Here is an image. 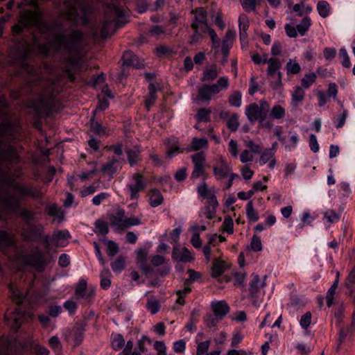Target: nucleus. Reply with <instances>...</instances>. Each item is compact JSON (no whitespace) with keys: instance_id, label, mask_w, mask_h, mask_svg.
<instances>
[{"instance_id":"nucleus-53","label":"nucleus","mask_w":355,"mask_h":355,"mask_svg":"<svg viewBox=\"0 0 355 355\" xmlns=\"http://www.w3.org/2000/svg\"><path fill=\"white\" fill-rule=\"evenodd\" d=\"M126 153L128 156V161L130 165L131 166H133L134 165L137 164L139 160V151L134 150H127Z\"/></svg>"},{"instance_id":"nucleus-38","label":"nucleus","mask_w":355,"mask_h":355,"mask_svg":"<svg viewBox=\"0 0 355 355\" xmlns=\"http://www.w3.org/2000/svg\"><path fill=\"white\" fill-rule=\"evenodd\" d=\"M247 218L250 221L256 222L259 220V216L254 208L252 200H250L245 207Z\"/></svg>"},{"instance_id":"nucleus-9","label":"nucleus","mask_w":355,"mask_h":355,"mask_svg":"<svg viewBox=\"0 0 355 355\" xmlns=\"http://www.w3.org/2000/svg\"><path fill=\"white\" fill-rule=\"evenodd\" d=\"M132 183L127 184L131 200H137L139 197V192L144 191L146 187V182L141 173H136L132 177Z\"/></svg>"},{"instance_id":"nucleus-19","label":"nucleus","mask_w":355,"mask_h":355,"mask_svg":"<svg viewBox=\"0 0 355 355\" xmlns=\"http://www.w3.org/2000/svg\"><path fill=\"white\" fill-rule=\"evenodd\" d=\"M211 308L214 315L219 320L223 319L230 311V306L225 300L212 302Z\"/></svg>"},{"instance_id":"nucleus-29","label":"nucleus","mask_w":355,"mask_h":355,"mask_svg":"<svg viewBox=\"0 0 355 355\" xmlns=\"http://www.w3.org/2000/svg\"><path fill=\"white\" fill-rule=\"evenodd\" d=\"M85 331V324L83 323H76L75 324L72 331L73 340L75 345H79L82 343Z\"/></svg>"},{"instance_id":"nucleus-44","label":"nucleus","mask_w":355,"mask_h":355,"mask_svg":"<svg viewBox=\"0 0 355 355\" xmlns=\"http://www.w3.org/2000/svg\"><path fill=\"white\" fill-rule=\"evenodd\" d=\"M311 24V18L309 17H304L301 21L300 24L297 25V30L300 35H304L308 31Z\"/></svg>"},{"instance_id":"nucleus-60","label":"nucleus","mask_w":355,"mask_h":355,"mask_svg":"<svg viewBox=\"0 0 355 355\" xmlns=\"http://www.w3.org/2000/svg\"><path fill=\"white\" fill-rule=\"evenodd\" d=\"M197 343V349H196V355H203L205 352H207L209 348L210 341L206 340L203 342H198L196 339Z\"/></svg>"},{"instance_id":"nucleus-21","label":"nucleus","mask_w":355,"mask_h":355,"mask_svg":"<svg viewBox=\"0 0 355 355\" xmlns=\"http://www.w3.org/2000/svg\"><path fill=\"white\" fill-rule=\"evenodd\" d=\"M191 28L193 33L190 36L189 41V44L196 45L199 44L205 37V34L207 33V28L199 26L194 24H191Z\"/></svg>"},{"instance_id":"nucleus-64","label":"nucleus","mask_w":355,"mask_h":355,"mask_svg":"<svg viewBox=\"0 0 355 355\" xmlns=\"http://www.w3.org/2000/svg\"><path fill=\"white\" fill-rule=\"evenodd\" d=\"M250 248L254 252L261 251L262 250V243L261 239L256 235H253Z\"/></svg>"},{"instance_id":"nucleus-1","label":"nucleus","mask_w":355,"mask_h":355,"mask_svg":"<svg viewBox=\"0 0 355 355\" xmlns=\"http://www.w3.org/2000/svg\"><path fill=\"white\" fill-rule=\"evenodd\" d=\"M31 26L40 28L42 33H48L46 43L37 45L40 55L46 56L50 51L54 54L60 53L66 55L64 61L68 66L78 64V60L74 55L80 53L84 40L80 30L73 27L67 28L59 23L46 25L42 21L39 11L25 10L21 12L18 23L12 26V34L18 35L22 33L24 28Z\"/></svg>"},{"instance_id":"nucleus-51","label":"nucleus","mask_w":355,"mask_h":355,"mask_svg":"<svg viewBox=\"0 0 355 355\" xmlns=\"http://www.w3.org/2000/svg\"><path fill=\"white\" fill-rule=\"evenodd\" d=\"M207 33H209L211 38V48L218 51L220 46V40L218 37L217 33L211 27H208Z\"/></svg>"},{"instance_id":"nucleus-2","label":"nucleus","mask_w":355,"mask_h":355,"mask_svg":"<svg viewBox=\"0 0 355 355\" xmlns=\"http://www.w3.org/2000/svg\"><path fill=\"white\" fill-rule=\"evenodd\" d=\"M32 46L24 42L13 53L14 60L28 76L21 89L10 90V96L18 99L22 94H35V96L28 102V107L33 109L37 117L49 116L55 105V98L58 93L56 83L60 80V70L53 66L44 64V69L51 76L48 79L42 78L33 66L26 62Z\"/></svg>"},{"instance_id":"nucleus-39","label":"nucleus","mask_w":355,"mask_h":355,"mask_svg":"<svg viewBox=\"0 0 355 355\" xmlns=\"http://www.w3.org/2000/svg\"><path fill=\"white\" fill-rule=\"evenodd\" d=\"M94 232L99 233L101 235H106L109 232L108 225L107 222L101 219H98L94 223Z\"/></svg>"},{"instance_id":"nucleus-18","label":"nucleus","mask_w":355,"mask_h":355,"mask_svg":"<svg viewBox=\"0 0 355 355\" xmlns=\"http://www.w3.org/2000/svg\"><path fill=\"white\" fill-rule=\"evenodd\" d=\"M193 18L191 24L199 26L210 27L207 23V12L203 7H198L191 10Z\"/></svg>"},{"instance_id":"nucleus-35","label":"nucleus","mask_w":355,"mask_h":355,"mask_svg":"<svg viewBox=\"0 0 355 355\" xmlns=\"http://www.w3.org/2000/svg\"><path fill=\"white\" fill-rule=\"evenodd\" d=\"M250 27V21L245 14L240 15L239 17V35H248L247 31Z\"/></svg>"},{"instance_id":"nucleus-41","label":"nucleus","mask_w":355,"mask_h":355,"mask_svg":"<svg viewBox=\"0 0 355 355\" xmlns=\"http://www.w3.org/2000/svg\"><path fill=\"white\" fill-rule=\"evenodd\" d=\"M211 110L210 108H201L200 109L195 116L198 122H209L211 121L210 114Z\"/></svg>"},{"instance_id":"nucleus-16","label":"nucleus","mask_w":355,"mask_h":355,"mask_svg":"<svg viewBox=\"0 0 355 355\" xmlns=\"http://www.w3.org/2000/svg\"><path fill=\"white\" fill-rule=\"evenodd\" d=\"M171 257L174 261L183 263L191 262L194 259L191 252L186 247H174Z\"/></svg>"},{"instance_id":"nucleus-49","label":"nucleus","mask_w":355,"mask_h":355,"mask_svg":"<svg viewBox=\"0 0 355 355\" xmlns=\"http://www.w3.org/2000/svg\"><path fill=\"white\" fill-rule=\"evenodd\" d=\"M286 70L288 74H297L300 72L301 67L295 60L290 59L286 65Z\"/></svg>"},{"instance_id":"nucleus-30","label":"nucleus","mask_w":355,"mask_h":355,"mask_svg":"<svg viewBox=\"0 0 355 355\" xmlns=\"http://www.w3.org/2000/svg\"><path fill=\"white\" fill-rule=\"evenodd\" d=\"M164 198L161 192L157 189H153L149 193V203L151 207H156L162 205Z\"/></svg>"},{"instance_id":"nucleus-17","label":"nucleus","mask_w":355,"mask_h":355,"mask_svg":"<svg viewBox=\"0 0 355 355\" xmlns=\"http://www.w3.org/2000/svg\"><path fill=\"white\" fill-rule=\"evenodd\" d=\"M10 315H11L10 316L8 313H6L4 316V319L7 322L12 320V323L11 324V327L15 331H17L26 316V313L20 308H17L13 313H10Z\"/></svg>"},{"instance_id":"nucleus-55","label":"nucleus","mask_w":355,"mask_h":355,"mask_svg":"<svg viewBox=\"0 0 355 355\" xmlns=\"http://www.w3.org/2000/svg\"><path fill=\"white\" fill-rule=\"evenodd\" d=\"M316 80V75L314 73L305 74L302 79V87L307 89L309 88Z\"/></svg>"},{"instance_id":"nucleus-13","label":"nucleus","mask_w":355,"mask_h":355,"mask_svg":"<svg viewBox=\"0 0 355 355\" xmlns=\"http://www.w3.org/2000/svg\"><path fill=\"white\" fill-rule=\"evenodd\" d=\"M266 63L268 64V70H267V74L269 76H272L275 75V73L277 74V78L275 82L272 83V87L273 88H277L280 86H282V74L279 71V69L282 67V64L278 58H268V62Z\"/></svg>"},{"instance_id":"nucleus-4","label":"nucleus","mask_w":355,"mask_h":355,"mask_svg":"<svg viewBox=\"0 0 355 355\" xmlns=\"http://www.w3.org/2000/svg\"><path fill=\"white\" fill-rule=\"evenodd\" d=\"M60 15L76 24H87L90 6L86 0H64Z\"/></svg>"},{"instance_id":"nucleus-58","label":"nucleus","mask_w":355,"mask_h":355,"mask_svg":"<svg viewBox=\"0 0 355 355\" xmlns=\"http://www.w3.org/2000/svg\"><path fill=\"white\" fill-rule=\"evenodd\" d=\"M235 37L236 31L232 29H229L227 31L224 37L222 40V44L232 46Z\"/></svg>"},{"instance_id":"nucleus-20","label":"nucleus","mask_w":355,"mask_h":355,"mask_svg":"<svg viewBox=\"0 0 355 355\" xmlns=\"http://www.w3.org/2000/svg\"><path fill=\"white\" fill-rule=\"evenodd\" d=\"M17 248L15 236L10 235L6 231L0 230V249L6 253L7 248Z\"/></svg>"},{"instance_id":"nucleus-61","label":"nucleus","mask_w":355,"mask_h":355,"mask_svg":"<svg viewBox=\"0 0 355 355\" xmlns=\"http://www.w3.org/2000/svg\"><path fill=\"white\" fill-rule=\"evenodd\" d=\"M227 126L231 131H236L239 127L237 114H233L227 121Z\"/></svg>"},{"instance_id":"nucleus-14","label":"nucleus","mask_w":355,"mask_h":355,"mask_svg":"<svg viewBox=\"0 0 355 355\" xmlns=\"http://www.w3.org/2000/svg\"><path fill=\"white\" fill-rule=\"evenodd\" d=\"M95 295L94 289L87 288V283L85 279H81L75 288V295L77 299H83L89 301Z\"/></svg>"},{"instance_id":"nucleus-33","label":"nucleus","mask_w":355,"mask_h":355,"mask_svg":"<svg viewBox=\"0 0 355 355\" xmlns=\"http://www.w3.org/2000/svg\"><path fill=\"white\" fill-rule=\"evenodd\" d=\"M198 194L204 199H208L216 194L214 189L209 188L205 182L201 183L196 189Z\"/></svg>"},{"instance_id":"nucleus-54","label":"nucleus","mask_w":355,"mask_h":355,"mask_svg":"<svg viewBox=\"0 0 355 355\" xmlns=\"http://www.w3.org/2000/svg\"><path fill=\"white\" fill-rule=\"evenodd\" d=\"M275 157V153L272 152V149H266L261 155L259 158L260 165H264L269 162L272 158Z\"/></svg>"},{"instance_id":"nucleus-26","label":"nucleus","mask_w":355,"mask_h":355,"mask_svg":"<svg viewBox=\"0 0 355 355\" xmlns=\"http://www.w3.org/2000/svg\"><path fill=\"white\" fill-rule=\"evenodd\" d=\"M208 141L205 138L193 137L190 146L185 148L186 152L198 151L202 148H208Z\"/></svg>"},{"instance_id":"nucleus-12","label":"nucleus","mask_w":355,"mask_h":355,"mask_svg":"<svg viewBox=\"0 0 355 355\" xmlns=\"http://www.w3.org/2000/svg\"><path fill=\"white\" fill-rule=\"evenodd\" d=\"M44 227L42 225H28L27 228H22L21 235L26 241H37L42 236Z\"/></svg>"},{"instance_id":"nucleus-32","label":"nucleus","mask_w":355,"mask_h":355,"mask_svg":"<svg viewBox=\"0 0 355 355\" xmlns=\"http://www.w3.org/2000/svg\"><path fill=\"white\" fill-rule=\"evenodd\" d=\"M219 69L216 64H212L209 69L203 71L201 81H212L216 79L219 73Z\"/></svg>"},{"instance_id":"nucleus-8","label":"nucleus","mask_w":355,"mask_h":355,"mask_svg":"<svg viewBox=\"0 0 355 355\" xmlns=\"http://www.w3.org/2000/svg\"><path fill=\"white\" fill-rule=\"evenodd\" d=\"M213 173L216 180L227 178L228 181L224 186V189H229L233 184L236 178H239L238 174L232 172L231 165L223 158L213 167Z\"/></svg>"},{"instance_id":"nucleus-57","label":"nucleus","mask_w":355,"mask_h":355,"mask_svg":"<svg viewBox=\"0 0 355 355\" xmlns=\"http://www.w3.org/2000/svg\"><path fill=\"white\" fill-rule=\"evenodd\" d=\"M50 347L53 349L54 352L56 353H60L62 352V345L60 341L59 338L57 336H53L50 338L49 340Z\"/></svg>"},{"instance_id":"nucleus-24","label":"nucleus","mask_w":355,"mask_h":355,"mask_svg":"<svg viewBox=\"0 0 355 355\" xmlns=\"http://www.w3.org/2000/svg\"><path fill=\"white\" fill-rule=\"evenodd\" d=\"M123 64L127 66H131L136 69H141L144 65L141 61L139 60V58L133 54L132 51H125L123 55Z\"/></svg>"},{"instance_id":"nucleus-56","label":"nucleus","mask_w":355,"mask_h":355,"mask_svg":"<svg viewBox=\"0 0 355 355\" xmlns=\"http://www.w3.org/2000/svg\"><path fill=\"white\" fill-rule=\"evenodd\" d=\"M234 222L230 216H225L222 225V230L228 234H232L234 232Z\"/></svg>"},{"instance_id":"nucleus-25","label":"nucleus","mask_w":355,"mask_h":355,"mask_svg":"<svg viewBox=\"0 0 355 355\" xmlns=\"http://www.w3.org/2000/svg\"><path fill=\"white\" fill-rule=\"evenodd\" d=\"M345 286L347 289V294L352 297V302L355 305V266L345 279Z\"/></svg>"},{"instance_id":"nucleus-62","label":"nucleus","mask_w":355,"mask_h":355,"mask_svg":"<svg viewBox=\"0 0 355 355\" xmlns=\"http://www.w3.org/2000/svg\"><path fill=\"white\" fill-rule=\"evenodd\" d=\"M339 57L342 59V64L345 68L351 67V62L348 53L345 48H341L339 51Z\"/></svg>"},{"instance_id":"nucleus-5","label":"nucleus","mask_w":355,"mask_h":355,"mask_svg":"<svg viewBox=\"0 0 355 355\" xmlns=\"http://www.w3.org/2000/svg\"><path fill=\"white\" fill-rule=\"evenodd\" d=\"M15 259L21 261L25 266L33 267L39 272H43L48 263L46 255L40 251L37 247L34 253L29 254H17L15 255Z\"/></svg>"},{"instance_id":"nucleus-43","label":"nucleus","mask_w":355,"mask_h":355,"mask_svg":"<svg viewBox=\"0 0 355 355\" xmlns=\"http://www.w3.org/2000/svg\"><path fill=\"white\" fill-rule=\"evenodd\" d=\"M242 95L239 91L232 92L228 97V102L230 105L239 107L241 105Z\"/></svg>"},{"instance_id":"nucleus-6","label":"nucleus","mask_w":355,"mask_h":355,"mask_svg":"<svg viewBox=\"0 0 355 355\" xmlns=\"http://www.w3.org/2000/svg\"><path fill=\"white\" fill-rule=\"evenodd\" d=\"M229 86V79L226 76H221L216 83L212 85L205 84L198 90V98L200 101L209 102L213 94H217Z\"/></svg>"},{"instance_id":"nucleus-28","label":"nucleus","mask_w":355,"mask_h":355,"mask_svg":"<svg viewBox=\"0 0 355 355\" xmlns=\"http://www.w3.org/2000/svg\"><path fill=\"white\" fill-rule=\"evenodd\" d=\"M304 96L305 92L302 87H295L291 95V104L293 107H298L304 100Z\"/></svg>"},{"instance_id":"nucleus-63","label":"nucleus","mask_w":355,"mask_h":355,"mask_svg":"<svg viewBox=\"0 0 355 355\" xmlns=\"http://www.w3.org/2000/svg\"><path fill=\"white\" fill-rule=\"evenodd\" d=\"M311 318H312L311 313L310 311L306 312L303 315H302V317L300 318V326L304 329H308V327H309V325L311 322Z\"/></svg>"},{"instance_id":"nucleus-11","label":"nucleus","mask_w":355,"mask_h":355,"mask_svg":"<svg viewBox=\"0 0 355 355\" xmlns=\"http://www.w3.org/2000/svg\"><path fill=\"white\" fill-rule=\"evenodd\" d=\"M191 160L193 164V170L191 178L197 179L205 174V154L203 152H198L191 156Z\"/></svg>"},{"instance_id":"nucleus-36","label":"nucleus","mask_w":355,"mask_h":355,"mask_svg":"<svg viewBox=\"0 0 355 355\" xmlns=\"http://www.w3.org/2000/svg\"><path fill=\"white\" fill-rule=\"evenodd\" d=\"M225 262L216 259L211 268V276L214 278L220 277L225 271Z\"/></svg>"},{"instance_id":"nucleus-7","label":"nucleus","mask_w":355,"mask_h":355,"mask_svg":"<svg viewBox=\"0 0 355 355\" xmlns=\"http://www.w3.org/2000/svg\"><path fill=\"white\" fill-rule=\"evenodd\" d=\"M270 112V103L265 99H261L259 104L252 103L248 105L245 114L250 123L262 121L266 119Z\"/></svg>"},{"instance_id":"nucleus-23","label":"nucleus","mask_w":355,"mask_h":355,"mask_svg":"<svg viewBox=\"0 0 355 355\" xmlns=\"http://www.w3.org/2000/svg\"><path fill=\"white\" fill-rule=\"evenodd\" d=\"M252 279L250 283L249 291L251 297L256 298L258 297L261 289L265 286L266 283L264 281L261 282L259 276L257 274H252Z\"/></svg>"},{"instance_id":"nucleus-22","label":"nucleus","mask_w":355,"mask_h":355,"mask_svg":"<svg viewBox=\"0 0 355 355\" xmlns=\"http://www.w3.org/2000/svg\"><path fill=\"white\" fill-rule=\"evenodd\" d=\"M355 331H352L350 327H340L338 331V338L337 340V346L336 351L338 352L343 346V344L346 341L350 340L352 337V334Z\"/></svg>"},{"instance_id":"nucleus-45","label":"nucleus","mask_w":355,"mask_h":355,"mask_svg":"<svg viewBox=\"0 0 355 355\" xmlns=\"http://www.w3.org/2000/svg\"><path fill=\"white\" fill-rule=\"evenodd\" d=\"M125 265V258L122 256H119L111 263V268L114 272H120L124 269Z\"/></svg>"},{"instance_id":"nucleus-34","label":"nucleus","mask_w":355,"mask_h":355,"mask_svg":"<svg viewBox=\"0 0 355 355\" xmlns=\"http://www.w3.org/2000/svg\"><path fill=\"white\" fill-rule=\"evenodd\" d=\"M119 168V161L115 157H112L108 162L103 165L101 168L102 172L110 175L115 173Z\"/></svg>"},{"instance_id":"nucleus-31","label":"nucleus","mask_w":355,"mask_h":355,"mask_svg":"<svg viewBox=\"0 0 355 355\" xmlns=\"http://www.w3.org/2000/svg\"><path fill=\"white\" fill-rule=\"evenodd\" d=\"M157 89H158L157 87L153 83L149 84V85H148L149 94L145 98V105L148 110H149L150 108L154 105V103L157 99L156 93L157 92Z\"/></svg>"},{"instance_id":"nucleus-27","label":"nucleus","mask_w":355,"mask_h":355,"mask_svg":"<svg viewBox=\"0 0 355 355\" xmlns=\"http://www.w3.org/2000/svg\"><path fill=\"white\" fill-rule=\"evenodd\" d=\"M70 237L68 230H60L53 236V241L56 247H64L68 243L67 239Z\"/></svg>"},{"instance_id":"nucleus-46","label":"nucleus","mask_w":355,"mask_h":355,"mask_svg":"<svg viewBox=\"0 0 355 355\" xmlns=\"http://www.w3.org/2000/svg\"><path fill=\"white\" fill-rule=\"evenodd\" d=\"M19 216L27 225H30L35 219V213L26 208H23L19 212Z\"/></svg>"},{"instance_id":"nucleus-50","label":"nucleus","mask_w":355,"mask_h":355,"mask_svg":"<svg viewBox=\"0 0 355 355\" xmlns=\"http://www.w3.org/2000/svg\"><path fill=\"white\" fill-rule=\"evenodd\" d=\"M125 345V340L121 334H116L112 340V347L114 350L119 351Z\"/></svg>"},{"instance_id":"nucleus-48","label":"nucleus","mask_w":355,"mask_h":355,"mask_svg":"<svg viewBox=\"0 0 355 355\" xmlns=\"http://www.w3.org/2000/svg\"><path fill=\"white\" fill-rule=\"evenodd\" d=\"M160 303L158 300L149 298L147 300L146 308L151 314H156L160 310Z\"/></svg>"},{"instance_id":"nucleus-42","label":"nucleus","mask_w":355,"mask_h":355,"mask_svg":"<svg viewBox=\"0 0 355 355\" xmlns=\"http://www.w3.org/2000/svg\"><path fill=\"white\" fill-rule=\"evenodd\" d=\"M270 110L271 117L275 119H282L285 117L286 110L279 104L275 105L271 110L270 109Z\"/></svg>"},{"instance_id":"nucleus-3","label":"nucleus","mask_w":355,"mask_h":355,"mask_svg":"<svg viewBox=\"0 0 355 355\" xmlns=\"http://www.w3.org/2000/svg\"><path fill=\"white\" fill-rule=\"evenodd\" d=\"M105 17L100 28V36L107 38L116 29L122 27L125 21H123L125 16L124 10L114 3L109 4L105 11Z\"/></svg>"},{"instance_id":"nucleus-47","label":"nucleus","mask_w":355,"mask_h":355,"mask_svg":"<svg viewBox=\"0 0 355 355\" xmlns=\"http://www.w3.org/2000/svg\"><path fill=\"white\" fill-rule=\"evenodd\" d=\"M185 150V148H181L178 144L177 141L169 144L166 150V155L168 158H172L174 155L182 153Z\"/></svg>"},{"instance_id":"nucleus-15","label":"nucleus","mask_w":355,"mask_h":355,"mask_svg":"<svg viewBox=\"0 0 355 355\" xmlns=\"http://www.w3.org/2000/svg\"><path fill=\"white\" fill-rule=\"evenodd\" d=\"M125 217V210L121 208L117 209L115 213L110 215V225L116 231H123Z\"/></svg>"},{"instance_id":"nucleus-52","label":"nucleus","mask_w":355,"mask_h":355,"mask_svg":"<svg viewBox=\"0 0 355 355\" xmlns=\"http://www.w3.org/2000/svg\"><path fill=\"white\" fill-rule=\"evenodd\" d=\"M123 224V231L133 226L141 224V218L137 216L125 217Z\"/></svg>"},{"instance_id":"nucleus-10","label":"nucleus","mask_w":355,"mask_h":355,"mask_svg":"<svg viewBox=\"0 0 355 355\" xmlns=\"http://www.w3.org/2000/svg\"><path fill=\"white\" fill-rule=\"evenodd\" d=\"M10 185L21 198L29 197L35 199H40L42 198V193L36 187H28L20 182H12Z\"/></svg>"},{"instance_id":"nucleus-40","label":"nucleus","mask_w":355,"mask_h":355,"mask_svg":"<svg viewBox=\"0 0 355 355\" xmlns=\"http://www.w3.org/2000/svg\"><path fill=\"white\" fill-rule=\"evenodd\" d=\"M317 10L320 17L326 18L330 12V5L326 1H319L317 4Z\"/></svg>"},{"instance_id":"nucleus-59","label":"nucleus","mask_w":355,"mask_h":355,"mask_svg":"<svg viewBox=\"0 0 355 355\" xmlns=\"http://www.w3.org/2000/svg\"><path fill=\"white\" fill-rule=\"evenodd\" d=\"M119 252V246L112 241L107 242V254L109 257H114Z\"/></svg>"},{"instance_id":"nucleus-37","label":"nucleus","mask_w":355,"mask_h":355,"mask_svg":"<svg viewBox=\"0 0 355 355\" xmlns=\"http://www.w3.org/2000/svg\"><path fill=\"white\" fill-rule=\"evenodd\" d=\"M111 272L108 268H104L101 274V286L103 289H107L111 286Z\"/></svg>"}]
</instances>
